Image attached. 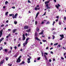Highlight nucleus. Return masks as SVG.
<instances>
[{
	"label": "nucleus",
	"mask_w": 66,
	"mask_h": 66,
	"mask_svg": "<svg viewBox=\"0 0 66 66\" xmlns=\"http://www.w3.org/2000/svg\"><path fill=\"white\" fill-rule=\"evenodd\" d=\"M51 61H52L51 60V59H50L49 60V62H51Z\"/></svg>",
	"instance_id": "nucleus-54"
},
{
	"label": "nucleus",
	"mask_w": 66,
	"mask_h": 66,
	"mask_svg": "<svg viewBox=\"0 0 66 66\" xmlns=\"http://www.w3.org/2000/svg\"><path fill=\"white\" fill-rule=\"evenodd\" d=\"M39 12H38L36 15V17H37V16H38V14H39Z\"/></svg>",
	"instance_id": "nucleus-29"
},
{
	"label": "nucleus",
	"mask_w": 66,
	"mask_h": 66,
	"mask_svg": "<svg viewBox=\"0 0 66 66\" xmlns=\"http://www.w3.org/2000/svg\"><path fill=\"white\" fill-rule=\"evenodd\" d=\"M29 38H26V41L25 42V43H24L23 44V45L24 47L25 46H26V45H27V44H28V40H29Z\"/></svg>",
	"instance_id": "nucleus-2"
},
{
	"label": "nucleus",
	"mask_w": 66,
	"mask_h": 66,
	"mask_svg": "<svg viewBox=\"0 0 66 66\" xmlns=\"http://www.w3.org/2000/svg\"><path fill=\"white\" fill-rule=\"evenodd\" d=\"M44 23V22L42 21L41 22V24H43Z\"/></svg>",
	"instance_id": "nucleus-46"
},
{
	"label": "nucleus",
	"mask_w": 66,
	"mask_h": 66,
	"mask_svg": "<svg viewBox=\"0 0 66 66\" xmlns=\"http://www.w3.org/2000/svg\"><path fill=\"white\" fill-rule=\"evenodd\" d=\"M12 8L13 9H15V6L12 7Z\"/></svg>",
	"instance_id": "nucleus-53"
},
{
	"label": "nucleus",
	"mask_w": 66,
	"mask_h": 66,
	"mask_svg": "<svg viewBox=\"0 0 66 66\" xmlns=\"http://www.w3.org/2000/svg\"><path fill=\"white\" fill-rule=\"evenodd\" d=\"M52 36H53V39H54V38H55V36H54L53 35H52Z\"/></svg>",
	"instance_id": "nucleus-37"
},
{
	"label": "nucleus",
	"mask_w": 66,
	"mask_h": 66,
	"mask_svg": "<svg viewBox=\"0 0 66 66\" xmlns=\"http://www.w3.org/2000/svg\"><path fill=\"white\" fill-rule=\"evenodd\" d=\"M57 5H57H55V6L57 9H59V7L61 6V5L59 4H58Z\"/></svg>",
	"instance_id": "nucleus-7"
},
{
	"label": "nucleus",
	"mask_w": 66,
	"mask_h": 66,
	"mask_svg": "<svg viewBox=\"0 0 66 66\" xmlns=\"http://www.w3.org/2000/svg\"><path fill=\"white\" fill-rule=\"evenodd\" d=\"M4 24H3L1 25V27H4Z\"/></svg>",
	"instance_id": "nucleus-42"
},
{
	"label": "nucleus",
	"mask_w": 66,
	"mask_h": 66,
	"mask_svg": "<svg viewBox=\"0 0 66 66\" xmlns=\"http://www.w3.org/2000/svg\"><path fill=\"white\" fill-rule=\"evenodd\" d=\"M44 32V30H42L41 31V32L39 33V35H40L41 34H43V32Z\"/></svg>",
	"instance_id": "nucleus-17"
},
{
	"label": "nucleus",
	"mask_w": 66,
	"mask_h": 66,
	"mask_svg": "<svg viewBox=\"0 0 66 66\" xmlns=\"http://www.w3.org/2000/svg\"><path fill=\"white\" fill-rule=\"evenodd\" d=\"M31 31V29H29V30H26V31L27 32H28L29 33V32H30Z\"/></svg>",
	"instance_id": "nucleus-14"
},
{
	"label": "nucleus",
	"mask_w": 66,
	"mask_h": 66,
	"mask_svg": "<svg viewBox=\"0 0 66 66\" xmlns=\"http://www.w3.org/2000/svg\"><path fill=\"white\" fill-rule=\"evenodd\" d=\"M63 19H64V20H66V16H64V17Z\"/></svg>",
	"instance_id": "nucleus-35"
},
{
	"label": "nucleus",
	"mask_w": 66,
	"mask_h": 66,
	"mask_svg": "<svg viewBox=\"0 0 66 66\" xmlns=\"http://www.w3.org/2000/svg\"><path fill=\"white\" fill-rule=\"evenodd\" d=\"M8 51V50H7L6 49H4V51L5 52H7Z\"/></svg>",
	"instance_id": "nucleus-23"
},
{
	"label": "nucleus",
	"mask_w": 66,
	"mask_h": 66,
	"mask_svg": "<svg viewBox=\"0 0 66 66\" xmlns=\"http://www.w3.org/2000/svg\"><path fill=\"white\" fill-rule=\"evenodd\" d=\"M11 52H12V50H11L10 51H9L8 52V53H9V54H10V53H11Z\"/></svg>",
	"instance_id": "nucleus-32"
},
{
	"label": "nucleus",
	"mask_w": 66,
	"mask_h": 66,
	"mask_svg": "<svg viewBox=\"0 0 66 66\" xmlns=\"http://www.w3.org/2000/svg\"><path fill=\"white\" fill-rule=\"evenodd\" d=\"M8 3H9V2H7V1H6L5 2V5H7V4H8Z\"/></svg>",
	"instance_id": "nucleus-22"
},
{
	"label": "nucleus",
	"mask_w": 66,
	"mask_h": 66,
	"mask_svg": "<svg viewBox=\"0 0 66 66\" xmlns=\"http://www.w3.org/2000/svg\"><path fill=\"white\" fill-rule=\"evenodd\" d=\"M28 61L27 62L28 63H30L31 62L30 61V58L28 59Z\"/></svg>",
	"instance_id": "nucleus-13"
},
{
	"label": "nucleus",
	"mask_w": 66,
	"mask_h": 66,
	"mask_svg": "<svg viewBox=\"0 0 66 66\" xmlns=\"http://www.w3.org/2000/svg\"><path fill=\"white\" fill-rule=\"evenodd\" d=\"M21 57V56H20L18 58V59H17V60L16 61L17 63H20V62L21 61V60L20 59Z\"/></svg>",
	"instance_id": "nucleus-3"
},
{
	"label": "nucleus",
	"mask_w": 66,
	"mask_h": 66,
	"mask_svg": "<svg viewBox=\"0 0 66 66\" xmlns=\"http://www.w3.org/2000/svg\"><path fill=\"white\" fill-rule=\"evenodd\" d=\"M24 63H25L23 61H22V62L20 64V65H22V64H24Z\"/></svg>",
	"instance_id": "nucleus-19"
},
{
	"label": "nucleus",
	"mask_w": 66,
	"mask_h": 66,
	"mask_svg": "<svg viewBox=\"0 0 66 66\" xmlns=\"http://www.w3.org/2000/svg\"><path fill=\"white\" fill-rule=\"evenodd\" d=\"M50 38H51V37H48V39H50Z\"/></svg>",
	"instance_id": "nucleus-59"
},
{
	"label": "nucleus",
	"mask_w": 66,
	"mask_h": 66,
	"mask_svg": "<svg viewBox=\"0 0 66 66\" xmlns=\"http://www.w3.org/2000/svg\"><path fill=\"white\" fill-rule=\"evenodd\" d=\"M35 35L36 37H37L38 36L37 34V32H36L35 34Z\"/></svg>",
	"instance_id": "nucleus-21"
},
{
	"label": "nucleus",
	"mask_w": 66,
	"mask_h": 66,
	"mask_svg": "<svg viewBox=\"0 0 66 66\" xmlns=\"http://www.w3.org/2000/svg\"><path fill=\"white\" fill-rule=\"evenodd\" d=\"M4 39V37L0 39V44L1 43V42L2 41V40H3V39Z\"/></svg>",
	"instance_id": "nucleus-12"
},
{
	"label": "nucleus",
	"mask_w": 66,
	"mask_h": 66,
	"mask_svg": "<svg viewBox=\"0 0 66 66\" xmlns=\"http://www.w3.org/2000/svg\"><path fill=\"white\" fill-rule=\"evenodd\" d=\"M60 36L62 38H63L64 37V35L63 34H62V35H60Z\"/></svg>",
	"instance_id": "nucleus-15"
},
{
	"label": "nucleus",
	"mask_w": 66,
	"mask_h": 66,
	"mask_svg": "<svg viewBox=\"0 0 66 66\" xmlns=\"http://www.w3.org/2000/svg\"><path fill=\"white\" fill-rule=\"evenodd\" d=\"M46 12H45L43 15H42L43 16V15H46Z\"/></svg>",
	"instance_id": "nucleus-49"
},
{
	"label": "nucleus",
	"mask_w": 66,
	"mask_h": 66,
	"mask_svg": "<svg viewBox=\"0 0 66 66\" xmlns=\"http://www.w3.org/2000/svg\"><path fill=\"white\" fill-rule=\"evenodd\" d=\"M61 59L62 60H64V58H63V57H61Z\"/></svg>",
	"instance_id": "nucleus-51"
},
{
	"label": "nucleus",
	"mask_w": 66,
	"mask_h": 66,
	"mask_svg": "<svg viewBox=\"0 0 66 66\" xmlns=\"http://www.w3.org/2000/svg\"><path fill=\"white\" fill-rule=\"evenodd\" d=\"M37 60L38 61H39V60H40V57L38 58Z\"/></svg>",
	"instance_id": "nucleus-38"
},
{
	"label": "nucleus",
	"mask_w": 66,
	"mask_h": 66,
	"mask_svg": "<svg viewBox=\"0 0 66 66\" xmlns=\"http://www.w3.org/2000/svg\"><path fill=\"white\" fill-rule=\"evenodd\" d=\"M59 16H56V18H57V19H59Z\"/></svg>",
	"instance_id": "nucleus-61"
},
{
	"label": "nucleus",
	"mask_w": 66,
	"mask_h": 66,
	"mask_svg": "<svg viewBox=\"0 0 66 66\" xmlns=\"http://www.w3.org/2000/svg\"><path fill=\"white\" fill-rule=\"evenodd\" d=\"M17 30V29H14L13 30H12V32L13 33H15L16 32V31Z\"/></svg>",
	"instance_id": "nucleus-10"
},
{
	"label": "nucleus",
	"mask_w": 66,
	"mask_h": 66,
	"mask_svg": "<svg viewBox=\"0 0 66 66\" xmlns=\"http://www.w3.org/2000/svg\"><path fill=\"white\" fill-rule=\"evenodd\" d=\"M44 32V30H42L41 31V32L39 33V35H40L41 34H43V32Z\"/></svg>",
	"instance_id": "nucleus-16"
},
{
	"label": "nucleus",
	"mask_w": 66,
	"mask_h": 66,
	"mask_svg": "<svg viewBox=\"0 0 66 66\" xmlns=\"http://www.w3.org/2000/svg\"><path fill=\"white\" fill-rule=\"evenodd\" d=\"M9 36H6V38H7V39L8 38H9Z\"/></svg>",
	"instance_id": "nucleus-60"
},
{
	"label": "nucleus",
	"mask_w": 66,
	"mask_h": 66,
	"mask_svg": "<svg viewBox=\"0 0 66 66\" xmlns=\"http://www.w3.org/2000/svg\"><path fill=\"white\" fill-rule=\"evenodd\" d=\"M55 21L56 22H57V21H59V20L58 19H57Z\"/></svg>",
	"instance_id": "nucleus-56"
},
{
	"label": "nucleus",
	"mask_w": 66,
	"mask_h": 66,
	"mask_svg": "<svg viewBox=\"0 0 66 66\" xmlns=\"http://www.w3.org/2000/svg\"><path fill=\"white\" fill-rule=\"evenodd\" d=\"M48 4H46V7H47L46 9H51V7H49V6H48Z\"/></svg>",
	"instance_id": "nucleus-9"
},
{
	"label": "nucleus",
	"mask_w": 66,
	"mask_h": 66,
	"mask_svg": "<svg viewBox=\"0 0 66 66\" xmlns=\"http://www.w3.org/2000/svg\"><path fill=\"white\" fill-rule=\"evenodd\" d=\"M23 39L22 40H24L26 39V37H25V35L24 34H23L22 35Z\"/></svg>",
	"instance_id": "nucleus-5"
},
{
	"label": "nucleus",
	"mask_w": 66,
	"mask_h": 66,
	"mask_svg": "<svg viewBox=\"0 0 66 66\" xmlns=\"http://www.w3.org/2000/svg\"><path fill=\"white\" fill-rule=\"evenodd\" d=\"M41 52L42 53V56H43V52L42 51H41Z\"/></svg>",
	"instance_id": "nucleus-44"
},
{
	"label": "nucleus",
	"mask_w": 66,
	"mask_h": 66,
	"mask_svg": "<svg viewBox=\"0 0 66 66\" xmlns=\"http://www.w3.org/2000/svg\"><path fill=\"white\" fill-rule=\"evenodd\" d=\"M6 23H8V22H9V20H7V21H6Z\"/></svg>",
	"instance_id": "nucleus-62"
},
{
	"label": "nucleus",
	"mask_w": 66,
	"mask_h": 66,
	"mask_svg": "<svg viewBox=\"0 0 66 66\" xmlns=\"http://www.w3.org/2000/svg\"><path fill=\"white\" fill-rule=\"evenodd\" d=\"M37 21H36L35 22V25H37Z\"/></svg>",
	"instance_id": "nucleus-34"
},
{
	"label": "nucleus",
	"mask_w": 66,
	"mask_h": 66,
	"mask_svg": "<svg viewBox=\"0 0 66 66\" xmlns=\"http://www.w3.org/2000/svg\"><path fill=\"white\" fill-rule=\"evenodd\" d=\"M50 23V22L49 21H48L47 22L46 24H49Z\"/></svg>",
	"instance_id": "nucleus-31"
},
{
	"label": "nucleus",
	"mask_w": 66,
	"mask_h": 66,
	"mask_svg": "<svg viewBox=\"0 0 66 66\" xmlns=\"http://www.w3.org/2000/svg\"><path fill=\"white\" fill-rule=\"evenodd\" d=\"M11 34H8V36L9 37H10V36H11Z\"/></svg>",
	"instance_id": "nucleus-47"
},
{
	"label": "nucleus",
	"mask_w": 66,
	"mask_h": 66,
	"mask_svg": "<svg viewBox=\"0 0 66 66\" xmlns=\"http://www.w3.org/2000/svg\"><path fill=\"white\" fill-rule=\"evenodd\" d=\"M28 3H31V2H30V0H28Z\"/></svg>",
	"instance_id": "nucleus-50"
},
{
	"label": "nucleus",
	"mask_w": 66,
	"mask_h": 66,
	"mask_svg": "<svg viewBox=\"0 0 66 66\" xmlns=\"http://www.w3.org/2000/svg\"><path fill=\"white\" fill-rule=\"evenodd\" d=\"M49 1H46L45 2V4H47L48 3H49Z\"/></svg>",
	"instance_id": "nucleus-18"
},
{
	"label": "nucleus",
	"mask_w": 66,
	"mask_h": 66,
	"mask_svg": "<svg viewBox=\"0 0 66 66\" xmlns=\"http://www.w3.org/2000/svg\"><path fill=\"white\" fill-rule=\"evenodd\" d=\"M7 14H9V12H7L5 13V15L6 16H7Z\"/></svg>",
	"instance_id": "nucleus-24"
},
{
	"label": "nucleus",
	"mask_w": 66,
	"mask_h": 66,
	"mask_svg": "<svg viewBox=\"0 0 66 66\" xmlns=\"http://www.w3.org/2000/svg\"><path fill=\"white\" fill-rule=\"evenodd\" d=\"M24 30L28 29H29V26L27 25L25 26L24 27Z\"/></svg>",
	"instance_id": "nucleus-6"
},
{
	"label": "nucleus",
	"mask_w": 66,
	"mask_h": 66,
	"mask_svg": "<svg viewBox=\"0 0 66 66\" xmlns=\"http://www.w3.org/2000/svg\"><path fill=\"white\" fill-rule=\"evenodd\" d=\"M44 56L45 57V59L46 60H47V57L46 56L45 54L44 55Z\"/></svg>",
	"instance_id": "nucleus-26"
},
{
	"label": "nucleus",
	"mask_w": 66,
	"mask_h": 66,
	"mask_svg": "<svg viewBox=\"0 0 66 66\" xmlns=\"http://www.w3.org/2000/svg\"><path fill=\"white\" fill-rule=\"evenodd\" d=\"M3 29H2L0 31V37H1V36H2V34L3 33Z\"/></svg>",
	"instance_id": "nucleus-4"
},
{
	"label": "nucleus",
	"mask_w": 66,
	"mask_h": 66,
	"mask_svg": "<svg viewBox=\"0 0 66 66\" xmlns=\"http://www.w3.org/2000/svg\"><path fill=\"white\" fill-rule=\"evenodd\" d=\"M35 11H37V7H35Z\"/></svg>",
	"instance_id": "nucleus-33"
},
{
	"label": "nucleus",
	"mask_w": 66,
	"mask_h": 66,
	"mask_svg": "<svg viewBox=\"0 0 66 66\" xmlns=\"http://www.w3.org/2000/svg\"><path fill=\"white\" fill-rule=\"evenodd\" d=\"M42 41L43 42H44V43L45 42H47V40H43Z\"/></svg>",
	"instance_id": "nucleus-36"
},
{
	"label": "nucleus",
	"mask_w": 66,
	"mask_h": 66,
	"mask_svg": "<svg viewBox=\"0 0 66 66\" xmlns=\"http://www.w3.org/2000/svg\"><path fill=\"white\" fill-rule=\"evenodd\" d=\"M12 49H13L12 47L10 46V49L11 50H12Z\"/></svg>",
	"instance_id": "nucleus-52"
},
{
	"label": "nucleus",
	"mask_w": 66,
	"mask_h": 66,
	"mask_svg": "<svg viewBox=\"0 0 66 66\" xmlns=\"http://www.w3.org/2000/svg\"><path fill=\"white\" fill-rule=\"evenodd\" d=\"M9 15L10 16H11H11H12V18L13 19H14V18H17V16H18V13H16L15 14L14 16V14H9Z\"/></svg>",
	"instance_id": "nucleus-1"
},
{
	"label": "nucleus",
	"mask_w": 66,
	"mask_h": 66,
	"mask_svg": "<svg viewBox=\"0 0 66 66\" xmlns=\"http://www.w3.org/2000/svg\"><path fill=\"white\" fill-rule=\"evenodd\" d=\"M25 35L26 36H28V34H27V33H26L25 34Z\"/></svg>",
	"instance_id": "nucleus-64"
},
{
	"label": "nucleus",
	"mask_w": 66,
	"mask_h": 66,
	"mask_svg": "<svg viewBox=\"0 0 66 66\" xmlns=\"http://www.w3.org/2000/svg\"><path fill=\"white\" fill-rule=\"evenodd\" d=\"M3 49V48L2 47H0V51H1L2 49Z\"/></svg>",
	"instance_id": "nucleus-41"
},
{
	"label": "nucleus",
	"mask_w": 66,
	"mask_h": 66,
	"mask_svg": "<svg viewBox=\"0 0 66 66\" xmlns=\"http://www.w3.org/2000/svg\"><path fill=\"white\" fill-rule=\"evenodd\" d=\"M19 54H18V53H16V54L14 56V57H17Z\"/></svg>",
	"instance_id": "nucleus-11"
},
{
	"label": "nucleus",
	"mask_w": 66,
	"mask_h": 66,
	"mask_svg": "<svg viewBox=\"0 0 66 66\" xmlns=\"http://www.w3.org/2000/svg\"><path fill=\"white\" fill-rule=\"evenodd\" d=\"M4 62V59L1 61L0 63V64H3Z\"/></svg>",
	"instance_id": "nucleus-8"
},
{
	"label": "nucleus",
	"mask_w": 66,
	"mask_h": 66,
	"mask_svg": "<svg viewBox=\"0 0 66 66\" xmlns=\"http://www.w3.org/2000/svg\"><path fill=\"white\" fill-rule=\"evenodd\" d=\"M58 46L59 47H61V45L59 44L58 45Z\"/></svg>",
	"instance_id": "nucleus-55"
},
{
	"label": "nucleus",
	"mask_w": 66,
	"mask_h": 66,
	"mask_svg": "<svg viewBox=\"0 0 66 66\" xmlns=\"http://www.w3.org/2000/svg\"><path fill=\"white\" fill-rule=\"evenodd\" d=\"M20 44H19L18 45V46L19 47L20 46Z\"/></svg>",
	"instance_id": "nucleus-48"
},
{
	"label": "nucleus",
	"mask_w": 66,
	"mask_h": 66,
	"mask_svg": "<svg viewBox=\"0 0 66 66\" xmlns=\"http://www.w3.org/2000/svg\"><path fill=\"white\" fill-rule=\"evenodd\" d=\"M55 22L54 21L53 22V26H54V24H55Z\"/></svg>",
	"instance_id": "nucleus-39"
},
{
	"label": "nucleus",
	"mask_w": 66,
	"mask_h": 66,
	"mask_svg": "<svg viewBox=\"0 0 66 66\" xmlns=\"http://www.w3.org/2000/svg\"><path fill=\"white\" fill-rule=\"evenodd\" d=\"M3 9H5V6H4L3 7Z\"/></svg>",
	"instance_id": "nucleus-63"
},
{
	"label": "nucleus",
	"mask_w": 66,
	"mask_h": 66,
	"mask_svg": "<svg viewBox=\"0 0 66 66\" xmlns=\"http://www.w3.org/2000/svg\"><path fill=\"white\" fill-rule=\"evenodd\" d=\"M36 30L37 32H38V31H39V28H37L36 29Z\"/></svg>",
	"instance_id": "nucleus-28"
},
{
	"label": "nucleus",
	"mask_w": 66,
	"mask_h": 66,
	"mask_svg": "<svg viewBox=\"0 0 66 66\" xmlns=\"http://www.w3.org/2000/svg\"><path fill=\"white\" fill-rule=\"evenodd\" d=\"M5 59H6V61H7L8 60V59H9V57H5Z\"/></svg>",
	"instance_id": "nucleus-27"
},
{
	"label": "nucleus",
	"mask_w": 66,
	"mask_h": 66,
	"mask_svg": "<svg viewBox=\"0 0 66 66\" xmlns=\"http://www.w3.org/2000/svg\"><path fill=\"white\" fill-rule=\"evenodd\" d=\"M50 53H51V54H53V52L51 51V52H50Z\"/></svg>",
	"instance_id": "nucleus-57"
},
{
	"label": "nucleus",
	"mask_w": 66,
	"mask_h": 66,
	"mask_svg": "<svg viewBox=\"0 0 66 66\" xmlns=\"http://www.w3.org/2000/svg\"><path fill=\"white\" fill-rule=\"evenodd\" d=\"M59 25H61L62 24V22H61V21H60L59 23Z\"/></svg>",
	"instance_id": "nucleus-30"
},
{
	"label": "nucleus",
	"mask_w": 66,
	"mask_h": 66,
	"mask_svg": "<svg viewBox=\"0 0 66 66\" xmlns=\"http://www.w3.org/2000/svg\"><path fill=\"white\" fill-rule=\"evenodd\" d=\"M44 54H46V55H48V53H47L45 52V53H44Z\"/></svg>",
	"instance_id": "nucleus-45"
},
{
	"label": "nucleus",
	"mask_w": 66,
	"mask_h": 66,
	"mask_svg": "<svg viewBox=\"0 0 66 66\" xmlns=\"http://www.w3.org/2000/svg\"><path fill=\"white\" fill-rule=\"evenodd\" d=\"M63 38H60V40H62V39H63Z\"/></svg>",
	"instance_id": "nucleus-58"
},
{
	"label": "nucleus",
	"mask_w": 66,
	"mask_h": 66,
	"mask_svg": "<svg viewBox=\"0 0 66 66\" xmlns=\"http://www.w3.org/2000/svg\"><path fill=\"white\" fill-rule=\"evenodd\" d=\"M14 23L15 24H17V22L16 21H14Z\"/></svg>",
	"instance_id": "nucleus-25"
},
{
	"label": "nucleus",
	"mask_w": 66,
	"mask_h": 66,
	"mask_svg": "<svg viewBox=\"0 0 66 66\" xmlns=\"http://www.w3.org/2000/svg\"><path fill=\"white\" fill-rule=\"evenodd\" d=\"M14 48L15 50H16V49H17V46H15L14 47Z\"/></svg>",
	"instance_id": "nucleus-43"
},
{
	"label": "nucleus",
	"mask_w": 66,
	"mask_h": 66,
	"mask_svg": "<svg viewBox=\"0 0 66 66\" xmlns=\"http://www.w3.org/2000/svg\"><path fill=\"white\" fill-rule=\"evenodd\" d=\"M35 38L37 40H39V41H40V39H38V38L37 37H36Z\"/></svg>",
	"instance_id": "nucleus-20"
},
{
	"label": "nucleus",
	"mask_w": 66,
	"mask_h": 66,
	"mask_svg": "<svg viewBox=\"0 0 66 66\" xmlns=\"http://www.w3.org/2000/svg\"><path fill=\"white\" fill-rule=\"evenodd\" d=\"M58 45V43H56L54 44V46H56V45Z\"/></svg>",
	"instance_id": "nucleus-40"
}]
</instances>
